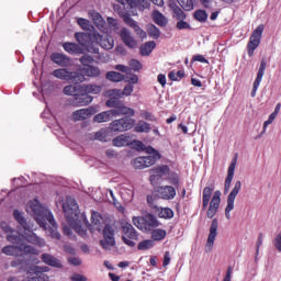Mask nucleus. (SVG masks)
<instances>
[{
  "mask_svg": "<svg viewBox=\"0 0 281 281\" xmlns=\"http://www.w3.org/2000/svg\"><path fill=\"white\" fill-rule=\"evenodd\" d=\"M27 212H32L36 223H38L40 227L43 229H47V223L52 225V227L56 228V220H54V214L47 207L41 205L38 200H33L27 203L26 206Z\"/></svg>",
  "mask_w": 281,
  "mask_h": 281,
  "instance_id": "1",
  "label": "nucleus"
},
{
  "mask_svg": "<svg viewBox=\"0 0 281 281\" xmlns=\"http://www.w3.org/2000/svg\"><path fill=\"white\" fill-rule=\"evenodd\" d=\"M54 78L64 80L66 82H74V85H80L85 80V75L78 71H69L67 68H58L53 71Z\"/></svg>",
  "mask_w": 281,
  "mask_h": 281,
  "instance_id": "2",
  "label": "nucleus"
},
{
  "mask_svg": "<svg viewBox=\"0 0 281 281\" xmlns=\"http://www.w3.org/2000/svg\"><path fill=\"white\" fill-rule=\"evenodd\" d=\"M2 254H4V256H21L22 254L38 256L41 254V250L30 245H8L2 248Z\"/></svg>",
  "mask_w": 281,
  "mask_h": 281,
  "instance_id": "3",
  "label": "nucleus"
},
{
  "mask_svg": "<svg viewBox=\"0 0 281 281\" xmlns=\"http://www.w3.org/2000/svg\"><path fill=\"white\" fill-rule=\"evenodd\" d=\"M75 38L81 47H85L87 52L90 54H99L100 48L95 46V42L93 41V32L92 33H76Z\"/></svg>",
  "mask_w": 281,
  "mask_h": 281,
  "instance_id": "4",
  "label": "nucleus"
},
{
  "mask_svg": "<svg viewBox=\"0 0 281 281\" xmlns=\"http://www.w3.org/2000/svg\"><path fill=\"white\" fill-rule=\"evenodd\" d=\"M262 32H265V24H259L250 35L249 42L247 44V52L250 58L254 56L256 49H258L260 46V41H262Z\"/></svg>",
  "mask_w": 281,
  "mask_h": 281,
  "instance_id": "5",
  "label": "nucleus"
},
{
  "mask_svg": "<svg viewBox=\"0 0 281 281\" xmlns=\"http://www.w3.org/2000/svg\"><path fill=\"white\" fill-rule=\"evenodd\" d=\"M1 229L4 232V234H7V240L8 243H12V245H24L23 240H24V233L18 232L15 229H13L12 227H10V225H8V223L2 222L0 224Z\"/></svg>",
  "mask_w": 281,
  "mask_h": 281,
  "instance_id": "6",
  "label": "nucleus"
},
{
  "mask_svg": "<svg viewBox=\"0 0 281 281\" xmlns=\"http://www.w3.org/2000/svg\"><path fill=\"white\" fill-rule=\"evenodd\" d=\"M63 210L69 225H74V221L78 218V203L71 196H66Z\"/></svg>",
  "mask_w": 281,
  "mask_h": 281,
  "instance_id": "7",
  "label": "nucleus"
},
{
  "mask_svg": "<svg viewBox=\"0 0 281 281\" xmlns=\"http://www.w3.org/2000/svg\"><path fill=\"white\" fill-rule=\"evenodd\" d=\"M240 190H243V182H240V180H237L234 184V188L232 189L231 193L227 196V205L225 207V216L227 221L232 218V211L234 210V203Z\"/></svg>",
  "mask_w": 281,
  "mask_h": 281,
  "instance_id": "8",
  "label": "nucleus"
},
{
  "mask_svg": "<svg viewBox=\"0 0 281 281\" xmlns=\"http://www.w3.org/2000/svg\"><path fill=\"white\" fill-rule=\"evenodd\" d=\"M135 125V120L130 117H122L119 120H114L110 123V128L113 133H124L126 131H131Z\"/></svg>",
  "mask_w": 281,
  "mask_h": 281,
  "instance_id": "9",
  "label": "nucleus"
},
{
  "mask_svg": "<svg viewBox=\"0 0 281 281\" xmlns=\"http://www.w3.org/2000/svg\"><path fill=\"white\" fill-rule=\"evenodd\" d=\"M101 247L103 249H111V247H115V228L111 225H105L103 228V239L100 240Z\"/></svg>",
  "mask_w": 281,
  "mask_h": 281,
  "instance_id": "10",
  "label": "nucleus"
},
{
  "mask_svg": "<svg viewBox=\"0 0 281 281\" xmlns=\"http://www.w3.org/2000/svg\"><path fill=\"white\" fill-rule=\"evenodd\" d=\"M122 232H123V243H125V245H127V247H133L135 245V241L133 240H137L138 238V234L137 231H135V227H133L131 224L125 223L122 226Z\"/></svg>",
  "mask_w": 281,
  "mask_h": 281,
  "instance_id": "11",
  "label": "nucleus"
},
{
  "mask_svg": "<svg viewBox=\"0 0 281 281\" xmlns=\"http://www.w3.org/2000/svg\"><path fill=\"white\" fill-rule=\"evenodd\" d=\"M94 45H100L103 49H113L114 41L109 34L101 35L97 31L93 32Z\"/></svg>",
  "mask_w": 281,
  "mask_h": 281,
  "instance_id": "12",
  "label": "nucleus"
},
{
  "mask_svg": "<svg viewBox=\"0 0 281 281\" xmlns=\"http://www.w3.org/2000/svg\"><path fill=\"white\" fill-rule=\"evenodd\" d=\"M145 151L147 155L151 156H143V162L145 168H150V166H155L159 159H161V154L157 149H155L153 146L145 147Z\"/></svg>",
  "mask_w": 281,
  "mask_h": 281,
  "instance_id": "13",
  "label": "nucleus"
},
{
  "mask_svg": "<svg viewBox=\"0 0 281 281\" xmlns=\"http://www.w3.org/2000/svg\"><path fill=\"white\" fill-rule=\"evenodd\" d=\"M216 236H218V220L213 218L211 226H210V233L205 245V251L206 254H210L212 249L214 248V240H216Z\"/></svg>",
  "mask_w": 281,
  "mask_h": 281,
  "instance_id": "14",
  "label": "nucleus"
},
{
  "mask_svg": "<svg viewBox=\"0 0 281 281\" xmlns=\"http://www.w3.org/2000/svg\"><path fill=\"white\" fill-rule=\"evenodd\" d=\"M105 95L106 98H110L105 102V106H108V109H119V106L122 104V101L119 99L120 95H122V91L117 89L108 90Z\"/></svg>",
  "mask_w": 281,
  "mask_h": 281,
  "instance_id": "15",
  "label": "nucleus"
},
{
  "mask_svg": "<svg viewBox=\"0 0 281 281\" xmlns=\"http://www.w3.org/2000/svg\"><path fill=\"white\" fill-rule=\"evenodd\" d=\"M68 102L71 106H88V104L93 102V98L88 93L78 92L74 98H70Z\"/></svg>",
  "mask_w": 281,
  "mask_h": 281,
  "instance_id": "16",
  "label": "nucleus"
},
{
  "mask_svg": "<svg viewBox=\"0 0 281 281\" xmlns=\"http://www.w3.org/2000/svg\"><path fill=\"white\" fill-rule=\"evenodd\" d=\"M221 207V191H215L211 200L209 210L206 211L207 218H212L215 214H218Z\"/></svg>",
  "mask_w": 281,
  "mask_h": 281,
  "instance_id": "17",
  "label": "nucleus"
},
{
  "mask_svg": "<svg viewBox=\"0 0 281 281\" xmlns=\"http://www.w3.org/2000/svg\"><path fill=\"white\" fill-rule=\"evenodd\" d=\"M41 260L48 267H53L54 269H63V261L49 252L42 254Z\"/></svg>",
  "mask_w": 281,
  "mask_h": 281,
  "instance_id": "18",
  "label": "nucleus"
},
{
  "mask_svg": "<svg viewBox=\"0 0 281 281\" xmlns=\"http://www.w3.org/2000/svg\"><path fill=\"white\" fill-rule=\"evenodd\" d=\"M158 196L164 201H172L177 196V190L172 186L159 187Z\"/></svg>",
  "mask_w": 281,
  "mask_h": 281,
  "instance_id": "19",
  "label": "nucleus"
},
{
  "mask_svg": "<svg viewBox=\"0 0 281 281\" xmlns=\"http://www.w3.org/2000/svg\"><path fill=\"white\" fill-rule=\"evenodd\" d=\"M237 161H238V158L235 157L233 158L231 165L228 166L227 177L224 183V194H227V192H229V189L232 188V181L234 179V172L236 170Z\"/></svg>",
  "mask_w": 281,
  "mask_h": 281,
  "instance_id": "20",
  "label": "nucleus"
},
{
  "mask_svg": "<svg viewBox=\"0 0 281 281\" xmlns=\"http://www.w3.org/2000/svg\"><path fill=\"white\" fill-rule=\"evenodd\" d=\"M24 240L31 243V245H35L36 247H45V239L38 237L34 232L31 231L29 226V231H24Z\"/></svg>",
  "mask_w": 281,
  "mask_h": 281,
  "instance_id": "21",
  "label": "nucleus"
},
{
  "mask_svg": "<svg viewBox=\"0 0 281 281\" xmlns=\"http://www.w3.org/2000/svg\"><path fill=\"white\" fill-rule=\"evenodd\" d=\"M80 93H87L88 95H100L102 93V85L97 83H83L80 85Z\"/></svg>",
  "mask_w": 281,
  "mask_h": 281,
  "instance_id": "22",
  "label": "nucleus"
},
{
  "mask_svg": "<svg viewBox=\"0 0 281 281\" xmlns=\"http://www.w3.org/2000/svg\"><path fill=\"white\" fill-rule=\"evenodd\" d=\"M151 172L154 175H151L149 177V181H155V179H157V177L161 178V177H166L168 178V176L170 175V167L168 165H159L157 167H154L151 169Z\"/></svg>",
  "mask_w": 281,
  "mask_h": 281,
  "instance_id": "23",
  "label": "nucleus"
},
{
  "mask_svg": "<svg viewBox=\"0 0 281 281\" xmlns=\"http://www.w3.org/2000/svg\"><path fill=\"white\" fill-rule=\"evenodd\" d=\"M121 5H128L131 9L146 10L148 8V0H116Z\"/></svg>",
  "mask_w": 281,
  "mask_h": 281,
  "instance_id": "24",
  "label": "nucleus"
},
{
  "mask_svg": "<svg viewBox=\"0 0 281 281\" xmlns=\"http://www.w3.org/2000/svg\"><path fill=\"white\" fill-rule=\"evenodd\" d=\"M116 148H124V146L133 145V137L130 134H121L112 140Z\"/></svg>",
  "mask_w": 281,
  "mask_h": 281,
  "instance_id": "25",
  "label": "nucleus"
},
{
  "mask_svg": "<svg viewBox=\"0 0 281 281\" xmlns=\"http://www.w3.org/2000/svg\"><path fill=\"white\" fill-rule=\"evenodd\" d=\"M121 38L124 45H126V47H130V49H135V47H137V40L133 37V35H131V31H128L127 29H123L121 31Z\"/></svg>",
  "mask_w": 281,
  "mask_h": 281,
  "instance_id": "26",
  "label": "nucleus"
},
{
  "mask_svg": "<svg viewBox=\"0 0 281 281\" xmlns=\"http://www.w3.org/2000/svg\"><path fill=\"white\" fill-rule=\"evenodd\" d=\"M50 59L59 67H69L71 64V58L67 57V55L63 53H53L50 55Z\"/></svg>",
  "mask_w": 281,
  "mask_h": 281,
  "instance_id": "27",
  "label": "nucleus"
},
{
  "mask_svg": "<svg viewBox=\"0 0 281 281\" xmlns=\"http://www.w3.org/2000/svg\"><path fill=\"white\" fill-rule=\"evenodd\" d=\"M112 113L114 114V117H120V115H128V117H133V115H135V110L124 105V102H122L119 109H112Z\"/></svg>",
  "mask_w": 281,
  "mask_h": 281,
  "instance_id": "28",
  "label": "nucleus"
},
{
  "mask_svg": "<svg viewBox=\"0 0 281 281\" xmlns=\"http://www.w3.org/2000/svg\"><path fill=\"white\" fill-rule=\"evenodd\" d=\"M93 115V110L91 109H80L72 113L74 122H81L82 120H88Z\"/></svg>",
  "mask_w": 281,
  "mask_h": 281,
  "instance_id": "29",
  "label": "nucleus"
},
{
  "mask_svg": "<svg viewBox=\"0 0 281 281\" xmlns=\"http://www.w3.org/2000/svg\"><path fill=\"white\" fill-rule=\"evenodd\" d=\"M81 74L88 78H100V74H102V71L98 66H86L81 69Z\"/></svg>",
  "mask_w": 281,
  "mask_h": 281,
  "instance_id": "30",
  "label": "nucleus"
},
{
  "mask_svg": "<svg viewBox=\"0 0 281 281\" xmlns=\"http://www.w3.org/2000/svg\"><path fill=\"white\" fill-rule=\"evenodd\" d=\"M212 192H214V187H205L202 193V209L207 210L210 201H212Z\"/></svg>",
  "mask_w": 281,
  "mask_h": 281,
  "instance_id": "31",
  "label": "nucleus"
},
{
  "mask_svg": "<svg viewBox=\"0 0 281 281\" xmlns=\"http://www.w3.org/2000/svg\"><path fill=\"white\" fill-rule=\"evenodd\" d=\"M115 117L113 114V110H108L104 112H101L94 116V121L99 124H102L103 122H111Z\"/></svg>",
  "mask_w": 281,
  "mask_h": 281,
  "instance_id": "32",
  "label": "nucleus"
},
{
  "mask_svg": "<svg viewBox=\"0 0 281 281\" xmlns=\"http://www.w3.org/2000/svg\"><path fill=\"white\" fill-rule=\"evenodd\" d=\"M13 217L15 221H18L19 225L24 229V232H30V224L27 223V220L23 216V213H21L19 210H14Z\"/></svg>",
  "mask_w": 281,
  "mask_h": 281,
  "instance_id": "33",
  "label": "nucleus"
},
{
  "mask_svg": "<svg viewBox=\"0 0 281 281\" xmlns=\"http://www.w3.org/2000/svg\"><path fill=\"white\" fill-rule=\"evenodd\" d=\"M155 47H157V44L155 43V41H149L144 43L143 45H140V48H139L140 56H150Z\"/></svg>",
  "mask_w": 281,
  "mask_h": 281,
  "instance_id": "34",
  "label": "nucleus"
},
{
  "mask_svg": "<svg viewBox=\"0 0 281 281\" xmlns=\"http://www.w3.org/2000/svg\"><path fill=\"white\" fill-rule=\"evenodd\" d=\"M153 20L156 25H159V27H166L168 25V19H166V16L159 11L153 12Z\"/></svg>",
  "mask_w": 281,
  "mask_h": 281,
  "instance_id": "35",
  "label": "nucleus"
},
{
  "mask_svg": "<svg viewBox=\"0 0 281 281\" xmlns=\"http://www.w3.org/2000/svg\"><path fill=\"white\" fill-rule=\"evenodd\" d=\"M63 48L68 54H81L82 53V49L80 48V45H78L76 43H71V42L64 43Z\"/></svg>",
  "mask_w": 281,
  "mask_h": 281,
  "instance_id": "36",
  "label": "nucleus"
},
{
  "mask_svg": "<svg viewBox=\"0 0 281 281\" xmlns=\"http://www.w3.org/2000/svg\"><path fill=\"white\" fill-rule=\"evenodd\" d=\"M145 229H150V227H159V221L153 214H147L144 216Z\"/></svg>",
  "mask_w": 281,
  "mask_h": 281,
  "instance_id": "37",
  "label": "nucleus"
},
{
  "mask_svg": "<svg viewBox=\"0 0 281 281\" xmlns=\"http://www.w3.org/2000/svg\"><path fill=\"white\" fill-rule=\"evenodd\" d=\"M91 224L93 225L94 229H98V232L102 229V216L100 213L92 212Z\"/></svg>",
  "mask_w": 281,
  "mask_h": 281,
  "instance_id": "38",
  "label": "nucleus"
},
{
  "mask_svg": "<svg viewBox=\"0 0 281 281\" xmlns=\"http://www.w3.org/2000/svg\"><path fill=\"white\" fill-rule=\"evenodd\" d=\"M65 95H71V98H76L78 93H80V85H69L64 88Z\"/></svg>",
  "mask_w": 281,
  "mask_h": 281,
  "instance_id": "39",
  "label": "nucleus"
},
{
  "mask_svg": "<svg viewBox=\"0 0 281 281\" xmlns=\"http://www.w3.org/2000/svg\"><path fill=\"white\" fill-rule=\"evenodd\" d=\"M105 78L111 82H122V80H124V75L117 71H108Z\"/></svg>",
  "mask_w": 281,
  "mask_h": 281,
  "instance_id": "40",
  "label": "nucleus"
},
{
  "mask_svg": "<svg viewBox=\"0 0 281 281\" xmlns=\"http://www.w3.org/2000/svg\"><path fill=\"white\" fill-rule=\"evenodd\" d=\"M135 133H150V124L145 121H138L134 127Z\"/></svg>",
  "mask_w": 281,
  "mask_h": 281,
  "instance_id": "41",
  "label": "nucleus"
},
{
  "mask_svg": "<svg viewBox=\"0 0 281 281\" xmlns=\"http://www.w3.org/2000/svg\"><path fill=\"white\" fill-rule=\"evenodd\" d=\"M147 34L150 36V38H159L161 36V31H159V27H157L154 24H149L147 26Z\"/></svg>",
  "mask_w": 281,
  "mask_h": 281,
  "instance_id": "42",
  "label": "nucleus"
},
{
  "mask_svg": "<svg viewBox=\"0 0 281 281\" xmlns=\"http://www.w3.org/2000/svg\"><path fill=\"white\" fill-rule=\"evenodd\" d=\"M177 3H179V5L186 12H191V10H194V1L192 0H177Z\"/></svg>",
  "mask_w": 281,
  "mask_h": 281,
  "instance_id": "43",
  "label": "nucleus"
},
{
  "mask_svg": "<svg viewBox=\"0 0 281 281\" xmlns=\"http://www.w3.org/2000/svg\"><path fill=\"white\" fill-rule=\"evenodd\" d=\"M155 247V241L153 239H146L138 244L137 249L139 251H146L147 249H153Z\"/></svg>",
  "mask_w": 281,
  "mask_h": 281,
  "instance_id": "44",
  "label": "nucleus"
},
{
  "mask_svg": "<svg viewBox=\"0 0 281 281\" xmlns=\"http://www.w3.org/2000/svg\"><path fill=\"white\" fill-rule=\"evenodd\" d=\"M166 231L165 229H161V228H157V229H154L151 232V240H164V238H166Z\"/></svg>",
  "mask_w": 281,
  "mask_h": 281,
  "instance_id": "45",
  "label": "nucleus"
},
{
  "mask_svg": "<svg viewBox=\"0 0 281 281\" xmlns=\"http://www.w3.org/2000/svg\"><path fill=\"white\" fill-rule=\"evenodd\" d=\"M195 21L199 23H206L207 22V12L205 10H196L193 14Z\"/></svg>",
  "mask_w": 281,
  "mask_h": 281,
  "instance_id": "46",
  "label": "nucleus"
},
{
  "mask_svg": "<svg viewBox=\"0 0 281 281\" xmlns=\"http://www.w3.org/2000/svg\"><path fill=\"white\" fill-rule=\"evenodd\" d=\"M77 23L79 26H81L82 30H85L86 32H91L93 30V25H91V22H89V20L83 19V18H79L77 20Z\"/></svg>",
  "mask_w": 281,
  "mask_h": 281,
  "instance_id": "47",
  "label": "nucleus"
},
{
  "mask_svg": "<svg viewBox=\"0 0 281 281\" xmlns=\"http://www.w3.org/2000/svg\"><path fill=\"white\" fill-rule=\"evenodd\" d=\"M158 216L159 218H172L175 216V212L170 207H164L159 210Z\"/></svg>",
  "mask_w": 281,
  "mask_h": 281,
  "instance_id": "48",
  "label": "nucleus"
},
{
  "mask_svg": "<svg viewBox=\"0 0 281 281\" xmlns=\"http://www.w3.org/2000/svg\"><path fill=\"white\" fill-rule=\"evenodd\" d=\"M266 70H267V59H261L259 70L257 72L256 80H261L262 81V78L265 76Z\"/></svg>",
  "mask_w": 281,
  "mask_h": 281,
  "instance_id": "49",
  "label": "nucleus"
},
{
  "mask_svg": "<svg viewBox=\"0 0 281 281\" xmlns=\"http://www.w3.org/2000/svg\"><path fill=\"white\" fill-rule=\"evenodd\" d=\"M123 21L128 25V27H133V30L137 29L139 25H137V22L131 18L130 14H124L123 15Z\"/></svg>",
  "mask_w": 281,
  "mask_h": 281,
  "instance_id": "50",
  "label": "nucleus"
},
{
  "mask_svg": "<svg viewBox=\"0 0 281 281\" xmlns=\"http://www.w3.org/2000/svg\"><path fill=\"white\" fill-rule=\"evenodd\" d=\"M276 117H278V114L273 112L269 115L268 120L263 123V130L261 132V135H265V133H267V127L269 126V124H273Z\"/></svg>",
  "mask_w": 281,
  "mask_h": 281,
  "instance_id": "51",
  "label": "nucleus"
},
{
  "mask_svg": "<svg viewBox=\"0 0 281 281\" xmlns=\"http://www.w3.org/2000/svg\"><path fill=\"white\" fill-rule=\"evenodd\" d=\"M133 225L138 229H146V222L144 217H133Z\"/></svg>",
  "mask_w": 281,
  "mask_h": 281,
  "instance_id": "52",
  "label": "nucleus"
},
{
  "mask_svg": "<svg viewBox=\"0 0 281 281\" xmlns=\"http://www.w3.org/2000/svg\"><path fill=\"white\" fill-rule=\"evenodd\" d=\"M167 180L172 186H179V175H177V172H175V171L169 172V176H167Z\"/></svg>",
  "mask_w": 281,
  "mask_h": 281,
  "instance_id": "53",
  "label": "nucleus"
},
{
  "mask_svg": "<svg viewBox=\"0 0 281 281\" xmlns=\"http://www.w3.org/2000/svg\"><path fill=\"white\" fill-rule=\"evenodd\" d=\"M173 16H175V19H177V21H184L186 12H183L181 8L176 7L173 9Z\"/></svg>",
  "mask_w": 281,
  "mask_h": 281,
  "instance_id": "54",
  "label": "nucleus"
},
{
  "mask_svg": "<svg viewBox=\"0 0 281 281\" xmlns=\"http://www.w3.org/2000/svg\"><path fill=\"white\" fill-rule=\"evenodd\" d=\"M133 166L134 168H136V170H144L145 165H144V157L140 156V157H137L133 160Z\"/></svg>",
  "mask_w": 281,
  "mask_h": 281,
  "instance_id": "55",
  "label": "nucleus"
},
{
  "mask_svg": "<svg viewBox=\"0 0 281 281\" xmlns=\"http://www.w3.org/2000/svg\"><path fill=\"white\" fill-rule=\"evenodd\" d=\"M79 61L81 65H83V67H89L93 63V57L90 55H83Z\"/></svg>",
  "mask_w": 281,
  "mask_h": 281,
  "instance_id": "56",
  "label": "nucleus"
},
{
  "mask_svg": "<svg viewBox=\"0 0 281 281\" xmlns=\"http://www.w3.org/2000/svg\"><path fill=\"white\" fill-rule=\"evenodd\" d=\"M140 117H144V120H147V122H157V117L148 111L140 112Z\"/></svg>",
  "mask_w": 281,
  "mask_h": 281,
  "instance_id": "57",
  "label": "nucleus"
},
{
  "mask_svg": "<svg viewBox=\"0 0 281 281\" xmlns=\"http://www.w3.org/2000/svg\"><path fill=\"white\" fill-rule=\"evenodd\" d=\"M23 281H49V277L46 274H40L32 278L27 277Z\"/></svg>",
  "mask_w": 281,
  "mask_h": 281,
  "instance_id": "58",
  "label": "nucleus"
},
{
  "mask_svg": "<svg viewBox=\"0 0 281 281\" xmlns=\"http://www.w3.org/2000/svg\"><path fill=\"white\" fill-rule=\"evenodd\" d=\"M70 226L75 227V232L79 234V236H82V237L87 236V229L82 228V226L80 225H76V220H74V223Z\"/></svg>",
  "mask_w": 281,
  "mask_h": 281,
  "instance_id": "59",
  "label": "nucleus"
},
{
  "mask_svg": "<svg viewBox=\"0 0 281 281\" xmlns=\"http://www.w3.org/2000/svg\"><path fill=\"white\" fill-rule=\"evenodd\" d=\"M130 67L134 71H139L142 69V63H139V60H137V59H132L130 61Z\"/></svg>",
  "mask_w": 281,
  "mask_h": 281,
  "instance_id": "60",
  "label": "nucleus"
},
{
  "mask_svg": "<svg viewBox=\"0 0 281 281\" xmlns=\"http://www.w3.org/2000/svg\"><path fill=\"white\" fill-rule=\"evenodd\" d=\"M92 20L99 27L102 25V23H104L102 15H100L98 12L92 13Z\"/></svg>",
  "mask_w": 281,
  "mask_h": 281,
  "instance_id": "61",
  "label": "nucleus"
},
{
  "mask_svg": "<svg viewBox=\"0 0 281 281\" xmlns=\"http://www.w3.org/2000/svg\"><path fill=\"white\" fill-rule=\"evenodd\" d=\"M94 139H98L99 142H106V132L99 131L94 134Z\"/></svg>",
  "mask_w": 281,
  "mask_h": 281,
  "instance_id": "62",
  "label": "nucleus"
},
{
  "mask_svg": "<svg viewBox=\"0 0 281 281\" xmlns=\"http://www.w3.org/2000/svg\"><path fill=\"white\" fill-rule=\"evenodd\" d=\"M134 31L136 32L137 36H139V38H142V41L148 38V34L146 33V31L142 30V27H136L134 29Z\"/></svg>",
  "mask_w": 281,
  "mask_h": 281,
  "instance_id": "63",
  "label": "nucleus"
},
{
  "mask_svg": "<svg viewBox=\"0 0 281 281\" xmlns=\"http://www.w3.org/2000/svg\"><path fill=\"white\" fill-rule=\"evenodd\" d=\"M133 86L130 83V85H126L123 89V91L121 92V95H131V93H133Z\"/></svg>",
  "mask_w": 281,
  "mask_h": 281,
  "instance_id": "64",
  "label": "nucleus"
}]
</instances>
